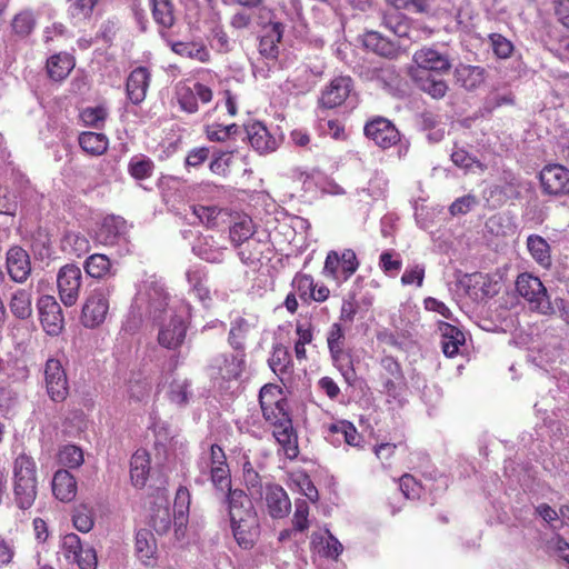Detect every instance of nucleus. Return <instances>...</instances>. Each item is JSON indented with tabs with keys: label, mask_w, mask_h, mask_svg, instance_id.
I'll list each match as a JSON object with an SVG mask.
<instances>
[{
	"label": "nucleus",
	"mask_w": 569,
	"mask_h": 569,
	"mask_svg": "<svg viewBox=\"0 0 569 569\" xmlns=\"http://www.w3.org/2000/svg\"><path fill=\"white\" fill-rule=\"evenodd\" d=\"M61 552L69 562L77 563L80 569H97L96 550L83 546L76 533H67L62 537Z\"/></svg>",
	"instance_id": "obj_9"
},
{
	"label": "nucleus",
	"mask_w": 569,
	"mask_h": 569,
	"mask_svg": "<svg viewBox=\"0 0 569 569\" xmlns=\"http://www.w3.org/2000/svg\"><path fill=\"white\" fill-rule=\"evenodd\" d=\"M229 517L231 523L258 517L251 499L240 489L228 491Z\"/></svg>",
	"instance_id": "obj_20"
},
{
	"label": "nucleus",
	"mask_w": 569,
	"mask_h": 569,
	"mask_svg": "<svg viewBox=\"0 0 569 569\" xmlns=\"http://www.w3.org/2000/svg\"><path fill=\"white\" fill-rule=\"evenodd\" d=\"M63 250H69L76 257H81L89 252L90 242L83 234L69 232L63 239Z\"/></svg>",
	"instance_id": "obj_54"
},
{
	"label": "nucleus",
	"mask_w": 569,
	"mask_h": 569,
	"mask_svg": "<svg viewBox=\"0 0 569 569\" xmlns=\"http://www.w3.org/2000/svg\"><path fill=\"white\" fill-rule=\"evenodd\" d=\"M260 247L261 242L254 238L244 241L242 246H236L241 262L248 266L260 260L262 254Z\"/></svg>",
	"instance_id": "obj_55"
},
{
	"label": "nucleus",
	"mask_w": 569,
	"mask_h": 569,
	"mask_svg": "<svg viewBox=\"0 0 569 569\" xmlns=\"http://www.w3.org/2000/svg\"><path fill=\"white\" fill-rule=\"evenodd\" d=\"M292 287L302 300H308L313 295V278L309 274L298 273L292 280Z\"/></svg>",
	"instance_id": "obj_59"
},
{
	"label": "nucleus",
	"mask_w": 569,
	"mask_h": 569,
	"mask_svg": "<svg viewBox=\"0 0 569 569\" xmlns=\"http://www.w3.org/2000/svg\"><path fill=\"white\" fill-rule=\"evenodd\" d=\"M84 271L91 278L102 279L113 276L111 262L106 254L93 253L83 263Z\"/></svg>",
	"instance_id": "obj_39"
},
{
	"label": "nucleus",
	"mask_w": 569,
	"mask_h": 569,
	"mask_svg": "<svg viewBox=\"0 0 569 569\" xmlns=\"http://www.w3.org/2000/svg\"><path fill=\"white\" fill-rule=\"evenodd\" d=\"M154 163L143 154L133 156L128 164V171L136 180H144L152 176Z\"/></svg>",
	"instance_id": "obj_48"
},
{
	"label": "nucleus",
	"mask_w": 569,
	"mask_h": 569,
	"mask_svg": "<svg viewBox=\"0 0 569 569\" xmlns=\"http://www.w3.org/2000/svg\"><path fill=\"white\" fill-rule=\"evenodd\" d=\"M441 335L442 351L447 357H453L459 352V348L465 343V333L457 327L448 322H439Z\"/></svg>",
	"instance_id": "obj_29"
},
{
	"label": "nucleus",
	"mask_w": 569,
	"mask_h": 569,
	"mask_svg": "<svg viewBox=\"0 0 569 569\" xmlns=\"http://www.w3.org/2000/svg\"><path fill=\"white\" fill-rule=\"evenodd\" d=\"M82 287L81 269L74 263L62 266L57 273V289L61 302L66 307L77 303Z\"/></svg>",
	"instance_id": "obj_8"
},
{
	"label": "nucleus",
	"mask_w": 569,
	"mask_h": 569,
	"mask_svg": "<svg viewBox=\"0 0 569 569\" xmlns=\"http://www.w3.org/2000/svg\"><path fill=\"white\" fill-rule=\"evenodd\" d=\"M108 117V110L107 108L102 106L93 107V108H86L81 112V119L87 126L93 127V128H101L104 120Z\"/></svg>",
	"instance_id": "obj_57"
},
{
	"label": "nucleus",
	"mask_w": 569,
	"mask_h": 569,
	"mask_svg": "<svg viewBox=\"0 0 569 569\" xmlns=\"http://www.w3.org/2000/svg\"><path fill=\"white\" fill-rule=\"evenodd\" d=\"M398 8H391L382 14L381 26L398 38H411L412 29L409 20Z\"/></svg>",
	"instance_id": "obj_31"
},
{
	"label": "nucleus",
	"mask_w": 569,
	"mask_h": 569,
	"mask_svg": "<svg viewBox=\"0 0 569 569\" xmlns=\"http://www.w3.org/2000/svg\"><path fill=\"white\" fill-rule=\"evenodd\" d=\"M126 221L119 217H108L103 220L99 238L104 244H114L124 232Z\"/></svg>",
	"instance_id": "obj_43"
},
{
	"label": "nucleus",
	"mask_w": 569,
	"mask_h": 569,
	"mask_svg": "<svg viewBox=\"0 0 569 569\" xmlns=\"http://www.w3.org/2000/svg\"><path fill=\"white\" fill-rule=\"evenodd\" d=\"M250 329V323L242 317L231 322L228 342L237 352H244V340Z\"/></svg>",
	"instance_id": "obj_45"
},
{
	"label": "nucleus",
	"mask_w": 569,
	"mask_h": 569,
	"mask_svg": "<svg viewBox=\"0 0 569 569\" xmlns=\"http://www.w3.org/2000/svg\"><path fill=\"white\" fill-rule=\"evenodd\" d=\"M112 291L111 286H101L91 291L82 307L81 321L84 327L96 328L106 320Z\"/></svg>",
	"instance_id": "obj_6"
},
{
	"label": "nucleus",
	"mask_w": 569,
	"mask_h": 569,
	"mask_svg": "<svg viewBox=\"0 0 569 569\" xmlns=\"http://www.w3.org/2000/svg\"><path fill=\"white\" fill-rule=\"evenodd\" d=\"M52 492L60 501H71L77 495L74 477L68 470H58L52 479Z\"/></svg>",
	"instance_id": "obj_30"
},
{
	"label": "nucleus",
	"mask_w": 569,
	"mask_h": 569,
	"mask_svg": "<svg viewBox=\"0 0 569 569\" xmlns=\"http://www.w3.org/2000/svg\"><path fill=\"white\" fill-rule=\"evenodd\" d=\"M40 322L50 336H58L64 326L62 309L54 297L44 295L37 301Z\"/></svg>",
	"instance_id": "obj_12"
},
{
	"label": "nucleus",
	"mask_w": 569,
	"mask_h": 569,
	"mask_svg": "<svg viewBox=\"0 0 569 569\" xmlns=\"http://www.w3.org/2000/svg\"><path fill=\"white\" fill-rule=\"evenodd\" d=\"M231 528L236 541L243 549L252 548L260 532L258 517L231 523Z\"/></svg>",
	"instance_id": "obj_27"
},
{
	"label": "nucleus",
	"mask_w": 569,
	"mask_h": 569,
	"mask_svg": "<svg viewBox=\"0 0 569 569\" xmlns=\"http://www.w3.org/2000/svg\"><path fill=\"white\" fill-rule=\"evenodd\" d=\"M74 68V60L68 53H57L47 60L48 76L54 81H61L69 76Z\"/></svg>",
	"instance_id": "obj_37"
},
{
	"label": "nucleus",
	"mask_w": 569,
	"mask_h": 569,
	"mask_svg": "<svg viewBox=\"0 0 569 569\" xmlns=\"http://www.w3.org/2000/svg\"><path fill=\"white\" fill-rule=\"evenodd\" d=\"M455 78L465 89L473 90L485 81V69L478 66L459 64L455 70Z\"/></svg>",
	"instance_id": "obj_34"
},
{
	"label": "nucleus",
	"mask_w": 569,
	"mask_h": 569,
	"mask_svg": "<svg viewBox=\"0 0 569 569\" xmlns=\"http://www.w3.org/2000/svg\"><path fill=\"white\" fill-rule=\"evenodd\" d=\"M44 380L47 392L53 401L61 402L67 398L69 390L68 380L59 360H47L44 367Z\"/></svg>",
	"instance_id": "obj_16"
},
{
	"label": "nucleus",
	"mask_w": 569,
	"mask_h": 569,
	"mask_svg": "<svg viewBox=\"0 0 569 569\" xmlns=\"http://www.w3.org/2000/svg\"><path fill=\"white\" fill-rule=\"evenodd\" d=\"M157 552L153 533L148 529H140L136 533V555L143 565H150Z\"/></svg>",
	"instance_id": "obj_35"
},
{
	"label": "nucleus",
	"mask_w": 569,
	"mask_h": 569,
	"mask_svg": "<svg viewBox=\"0 0 569 569\" xmlns=\"http://www.w3.org/2000/svg\"><path fill=\"white\" fill-rule=\"evenodd\" d=\"M176 94L180 108L188 113L198 111V100L208 103L212 99L211 89L200 82H180L176 88Z\"/></svg>",
	"instance_id": "obj_13"
},
{
	"label": "nucleus",
	"mask_w": 569,
	"mask_h": 569,
	"mask_svg": "<svg viewBox=\"0 0 569 569\" xmlns=\"http://www.w3.org/2000/svg\"><path fill=\"white\" fill-rule=\"evenodd\" d=\"M284 455L289 459L297 458L299 453L298 438L293 429L291 418H283L282 422L273 428L272 432Z\"/></svg>",
	"instance_id": "obj_25"
},
{
	"label": "nucleus",
	"mask_w": 569,
	"mask_h": 569,
	"mask_svg": "<svg viewBox=\"0 0 569 569\" xmlns=\"http://www.w3.org/2000/svg\"><path fill=\"white\" fill-rule=\"evenodd\" d=\"M416 81L419 89L433 99H441L447 93V83L442 79H437L429 73H417Z\"/></svg>",
	"instance_id": "obj_42"
},
{
	"label": "nucleus",
	"mask_w": 569,
	"mask_h": 569,
	"mask_svg": "<svg viewBox=\"0 0 569 569\" xmlns=\"http://www.w3.org/2000/svg\"><path fill=\"white\" fill-rule=\"evenodd\" d=\"M518 293L529 303L531 310L541 315L555 313V308L549 299L547 289L538 277L521 273L516 281Z\"/></svg>",
	"instance_id": "obj_5"
},
{
	"label": "nucleus",
	"mask_w": 569,
	"mask_h": 569,
	"mask_svg": "<svg viewBox=\"0 0 569 569\" xmlns=\"http://www.w3.org/2000/svg\"><path fill=\"white\" fill-rule=\"evenodd\" d=\"M490 41L495 54L500 59L509 58L513 51V44L501 34H491Z\"/></svg>",
	"instance_id": "obj_61"
},
{
	"label": "nucleus",
	"mask_w": 569,
	"mask_h": 569,
	"mask_svg": "<svg viewBox=\"0 0 569 569\" xmlns=\"http://www.w3.org/2000/svg\"><path fill=\"white\" fill-rule=\"evenodd\" d=\"M244 352L219 353L211 358L208 371L211 378L230 381L238 379L244 369Z\"/></svg>",
	"instance_id": "obj_10"
},
{
	"label": "nucleus",
	"mask_w": 569,
	"mask_h": 569,
	"mask_svg": "<svg viewBox=\"0 0 569 569\" xmlns=\"http://www.w3.org/2000/svg\"><path fill=\"white\" fill-rule=\"evenodd\" d=\"M37 466L31 456L21 452L13 463V496L18 508L27 510L37 498Z\"/></svg>",
	"instance_id": "obj_2"
},
{
	"label": "nucleus",
	"mask_w": 569,
	"mask_h": 569,
	"mask_svg": "<svg viewBox=\"0 0 569 569\" xmlns=\"http://www.w3.org/2000/svg\"><path fill=\"white\" fill-rule=\"evenodd\" d=\"M131 311L140 320L146 318L159 323L158 342L161 347L176 350L183 343L191 306L184 301L170 306L161 279L149 276L139 284Z\"/></svg>",
	"instance_id": "obj_1"
},
{
	"label": "nucleus",
	"mask_w": 569,
	"mask_h": 569,
	"mask_svg": "<svg viewBox=\"0 0 569 569\" xmlns=\"http://www.w3.org/2000/svg\"><path fill=\"white\" fill-rule=\"evenodd\" d=\"M236 124H212L207 128V137L211 141H224L230 137L231 133L236 132Z\"/></svg>",
	"instance_id": "obj_63"
},
{
	"label": "nucleus",
	"mask_w": 569,
	"mask_h": 569,
	"mask_svg": "<svg viewBox=\"0 0 569 569\" xmlns=\"http://www.w3.org/2000/svg\"><path fill=\"white\" fill-rule=\"evenodd\" d=\"M327 345L333 365L341 372L346 382L353 385L357 375L352 363V357L346 349V335L340 323H333L327 333Z\"/></svg>",
	"instance_id": "obj_4"
},
{
	"label": "nucleus",
	"mask_w": 569,
	"mask_h": 569,
	"mask_svg": "<svg viewBox=\"0 0 569 569\" xmlns=\"http://www.w3.org/2000/svg\"><path fill=\"white\" fill-rule=\"evenodd\" d=\"M59 462L68 468H78L83 462L82 450L73 445L63 446L59 451Z\"/></svg>",
	"instance_id": "obj_56"
},
{
	"label": "nucleus",
	"mask_w": 569,
	"mask_h": 569,
	"mask_svg": "<svg viewBox=\"0 0 569 569\" xmlns=\"http://www.w3.org/2000/svg\"><path fill=\"white\" fill-rule=\"evenodd\" d=\"M186 279L190 286L191 291L196 295L199 301L208 308L211 303L210 290L207 286V274L201 268H191L186 272Z\"/></svg>",
	"instance_id": "obj_33"
},
{
	"label": "nucleus",
	"mask_w": 569,
	"mask_h": 569,
	"mask_svg": "<svg viewBox=\"0 0 569 569\" xmlns=\"http://www.w3.org/2000/svg\"><path fill=\"white\" fill-rule=\"evenodd\" d=\"M413 61L421 69L418 73L428 71L446 72L450 69L449 58L432 48H422L413 54Z\"/></svg>",
	"instance_id": "obj_23"
},
{
	"label": "nucleus",
	"mask_w": 569,
	"mask_h": 569,
	"mask_svg": "<svg viewBox=\"0 0 569 569\" xmlns=\"http://www.w3.org/2000/svg\"><path fill=\"white\" fill-rule=\"evenodd\" d=\"M253 233L252 220L248 217H243L230 227L229 237L236 247L242 246L244 241L252 239Z\"/></svg>",
	"instance_id": "obj_49"
},
{
	"label": "nucleus",
	"mask_w": 569,
	"mask_h": 569,
	"mask_svg": "<svg viewBox=\"0 0 569 569\" xmlns=\"http://www.w3.org/2000/svg\"><path fill=\"white\" fill-rule=\"evenodd\" d=\"M309 506L306 500H297L295 503V513L292 518L293 528L297 531H305L309 527L308 521Z\"/></svg>",
	"instance_id": "obj_60"
},
{
	"label": "nucleus",
	"mask_w": 569,
	"mask_h": 569,
	"mask_svg": "<svg viewBox=\"0 0 569 569\" xmlns=\"http://www.w3.org/2000/svg\"><path fill=\"white\" fill-rule=\"evenodd\" d=\"M33 287L27 286L16 288L10 292L8 307L10 313L19 320H27L32 317Z\"/></svg>",
	"instance_id": "obj_21"
},
{
	"label": "nucleus",
	"mask_w": 569,
	"mask_h": 569,
	"mask_svg": "<svg viewBox=\"0 0 569 569\" xmlns=\"http://www.w3.org/2000/svg\"><path fill=\"white\" fill-rule=\"evenodd\" d=\"M150 470V459L146 450H137L130 461V477L134 487H143Z\"/></svg>",
	"instance_id": "obj_36"
},
{
	"label": "nucleus",
	"mask_w": 569,
	"mask_h": 569,
	"mask_svg": "<svg viewBox=\"0 0 569 569\" xmlns=\"http://www.w3.org/2000/svg\"><path fill=\"white\" fill-rule=\"evenodd\" d=\"M6 272L9 279L18 284L28 281L32 273V262L29 252L19 244H12L6 252Z\"/></svg>",
	"instance_id": "obj_11"
},
{
	"label": "nucleus",
	"mask_w": 569,
	"mask_h": 569,
	"mask_svg": "<svg viewBox=\"0 0 569 569\" xmlns=\"http://www.w3.org/2000/svg\"><path fill=\"white\" fill-rule=\"evenodd\" d=\"M36 27V17L31 10H23L14 16L12 29L21 38L28 37Z\"/></svg>",
	"instance_id": "obj_53"
},
{
	"label": "nucleus",
	"mask_w": 569,
	"mask_h": 569,
	"mask_svg": "<svg viewBox=\"0 0 569 569\" xmlns=\"http://www.w3.org/2000/svg\"><path fill=\"white\" fill-rule=\"evenodd\" d=\"M352 89V80L350 77H337L323 89L320 103L325 108H336L342 104L349 97Z\"/></svg>",
	"instance_id": "obj_19"
},
{
	"label": "nucleus",
	"mask_w": 569,
	"mask_h": 569,
	"mask_svg": "<svg viewBox=\"0 0 569 569\" xmlns=\"http://www.w3.org/2000/svg\"><path fill=\"white\" fill-rule=\"evenodd\" d=\"M79 144L91 156H101L108 149V138L103 133L82 132L79 136Z\"/></svg>",
	"instance_id": "obj_44"
},
{
	"label": "nucleus",
	"mask_w": 569,
	"mask_h": 569,
	"mask_svg": "<svg viewBox=\"0 0 569 569\" xmlns=\"http://www.w3.org/2000/svg\"><path fill=\"white\" fill-rule=\"evenodd\" d=\"M198 468L201 475L196 478L197 483H204L206 476L209 473L216 489L222 492L230 491V469L227 465L226 453L220 446L211 445L208 456L202 457L198 462Z\"/></svg>",
	"instance_id": "obj_3"
},
{
	"label": "nucleus",
	"mask_w": 569,
	"mask_h": 569,
	"mask_svg": "<svg viewBox=\"0 0 569 569\" xmlns=\"http://www.w3.org/2000/svg\"><path fill=\"white\" fill-rule=\"evenodd\" d=\"M291 362V357L288 350L281 346L277 345L273 348V352L268 360L270 369L279 377L288 372V367Z\"/></svg>",
	"instance_id": "obj_52"
},
{
	"label": "nucleus",
	"mask_w": 569,
	"mask_h": 569,
	"mask_svg": "<svg viewBox=\"0 0 569 569\" xmlns=\"http://www.w3.org/2000/svg\"><path fill=\"white\" fill-rule=\"evenodd\" d=\"M542 190L552 196L569 193V170L561 164H548L540 172Z\"/></svg>",
	"instance_id": "obj_17"
},
{
	"label": "nucleus",
	"mask_w": 569,
	"mask_h": 569,
	"mask_svg": "<svg viewBox=\"0 0 569 569\" xmlns=\"http://www.w3.org/2000/svg\"><path fill=\"white\" fill-rule=\"evenodd\" d=\"M362 43L368 50L389 59L396 58L400 50V43L373 30L363 33Z\"/></svg>",
	"instance_id": "obj_24"
},
{
	"label": "nucleus",
	"mask_w": 569,
	"mask_h": 569,
	"mask_svg": "<svg viewBox=\"0 0 569 569\" xmlns=\"http://www.w3.org/2000/svg\"><path fill=\"white\" fill-rule=\"evenodd\" d=\"M193 214L201 223L212 226L219 214V210L216 206H193Z\"/></svg>",
	"instance_id": "obj_64"
},
{
	"label": "nucleus",
	"mask_w": 569,
	"mask_h": 569,
	"mask_svg": "<svg viewBox=\"0 0 569 569\" xmlns=\"http://www.w3.org/2000/svg\"><path fill=\"white\" fill-rule=\"evenodd\" d=\"M277 392V387L272 385L263 386L259 392L262 415L273 428L281 423L283 418H290L289 413L286 411V401L282 398L274 399Z\"/></svg>",
	"instance_id": "obj_15"
},
{
	"label": "nucleus",
	"mask_w": 569,
	"mask_h": 569,
	"mask_svg": "<svg viewBox=\"0 0 569 569\" xmlns=\"http://www.w3.org/2000/svg\"><path fill=\"white\" fill-rule=\"evenodd\" d=\"M527 249L531 258L542 268L551 266V249L545 238L539 234H530L527 238Z\"/></svg>",
	"instance_id": "obj_38"
},
{
	"label": "nucleus",
	"mask_w": 569,
	"mask_h": 569,
	"mask_svg": "<svg viewBox=\"0 0 569 569\" xmlns=\"http://www.w3.org/2000/svg\"><path fill=\"white\" fill-rule=\"evenodd\" d=\"M327 537L313 535L312 543L318 547L320 546L319 552L325 557L337 559L342 552L343 547L341 542L329 531L326 530Z\"/></svg>",
	"instance_id": "obj_47"
},
{
	"label": "nucleus",
	"mask_w": 569,
	"mask_h": 569,
	"mask_svg": "<svg viewBox=\"0 0 569 569\" xmlns=\"http://www.w3.org/2000/svg\"><path fill=\"white\" fill-rule=\"evenodd\" d=\"M151 73L146 67H137L128 76L126 90L128 99L133 104H140L147 96Z\"/></svg>",
	"instance_id": "obj_22"
},
{
	"label": "nucleus",
	"mask_w": 569,
	"mask_h": 569,
	"mask_svg": "<svg viewBox=\"0 0 569 569\" xmlns=\"http://www.w3.org/2000/svg\"><path fill=\"white\" fill-rule=\"evenodd\" d=\"M151 526L159 535L166 533L171 526V512L166 501L156 503L151 509Z\"/></svg>",
	"instance_id": "obj_46"
},
{
	"label": "nucleus",
	"mask_w": 569,
	"mask_h": 569,
	"mask_svg": "<svg viewBox=\"0 0 569 569\" xmlns=\"http://www.w3.org/2000/svg\"><path fill=\"white\" fill-rule=\"evenodd\" d=\"M330 430L336 435H341L345 442L349 446H358L360 440V435L358 433L355 426L347 421H341L339 423L332 425Z\"/></svg>",
	"instance_id": "obj_58"
},
{
	"label": "nucleus",
	"mask_w": 569,
	"mask_h": 569,
	"mask_svg": "<svg viewBox=\"0 0 569 569\" xmlns=\"http://www.w3.org/2000/svg\"><path fill=\"white\" fill-rule=\"evenodd\" d=\"M72 522L80 532H89L94 525L93 510L90 506L81 503L73 509Z\"/></svg>",
	"instance_id": "obj_51"
},
{
	"label": "nucleus",
	"mask_w": 569,
	"mask_h": 569,
	"mask_svg": "<svg viewBox=\"0 0 569 569\" xmlns=\"http://www.w3.org/2000/svg\"><path fill=\"white\" fill-rule=\"evenodd\" d=\"M246 130L251 147L259 153H269L278 148V140L270 134L263 123L253 122L248 124Z\"/></svg>",
	"instance_id": "obj_26"
},
{
	"label": "nucleus",
	"mask_w": 569,
	"mask_h": 569,
	"mask_svg": "<svg viewBox=\"0 0 569 569\" xmlns=\"http://www.w3.org/2000/svg\"><path fill=\"white\" fill-rule=\"evenodd\" d=\"M399 489L407 499H415L420 495V486L411 475H403L399 479Z\"/></svg>",
	"instance_id": "obj_62"
},
{
	"label": "nucleus",
	"mask_w": 569,
	"mask_h": 569,
	"mask_svg": "<svg viewBox=\"0 0 569 569\" xmlns=\"http://www.w3.org/2000/svg\"><path fill=\"white\" fill-rule=\"evenodd\" d=\"M365 134L382 149H388L400 141L396 126L383 117H377L365 126Z\"/></svg>",
	"instance_id": "obj_14"
},
{
	"label": "nucleus",
	"mask_w": 569,
	"mask_h": 569,
	"mask_svg": "<svg viewBox=\"0 0 569 569\" xmlns=\"http://www.w3.org/2000/svg\"><path fill=\"white\" fill-rule=\"evenodd\" d=\"M193 252L202 260L210 263H221L224 259L226 247L221 246L212 237H204L192 248Z\"/></svg>",
	"instance_id": "obj_32"
},
{
	"label": "nucleus",
	"mask_w": 569,
	"mask_h": 569,
	"mask_svg": "<svg viewBox=\"0 0 569 569\" xmlns=\"http://www.w3.org/2000/svg\"><path fill=\"white\" fill-rule=\"evenodd\" d=\"M263 500L269 516L273 519H282L291 510V501L286 490L279 485H267Z\"/></svg>",
	"instance_id": "obj_18"
},
{
	"label": "nucleus",
	"mask_w": 569,
	"mask_h": 569,
	"mask_svg": "<svg viewBox=\"0 0 569 569\" xmlns=\"http://www.w3.org/2000/svg\"><path fill=\"white\" fill-rule=\"evenodd\" d=\"M154 22L162 29H169L174 23L173 4L171 0H149Z\"/></svg>",
	"instance_id": "obj_41"
},
{
	"label": "nucleus",
	"mask_w": 569,
	"mask_h": 569,
	"mask_svg": "<svg viewBox=\"0 0 569 569\" xmlns=\"http://www.w3.org/2000/svg\"><path fill=\"white\" fill-rule=\"evenodd\" d=\"M171 49L181 57L196 59L206 62L209 59V52L202 44L194 42H172Z\"/></svg>",
	"instance_id": "obj_50"
},
{
	"label": "nucleus",
	"mask_w": 569,
	"mask_h": 569,
	"mask_svg": "<svg viewBox=\"0 0 569 569\" xmlns=\"http://www.w3.org/2000/svg\"><path fill=\"white\" fill-rule=\"evenodd\" d=\"M359 261L353 250L345 249L340 253L330 251L327 254L323 274L338 283L347 281L358 269Z\"/></svg>",
	"instance_id": "obj_7"
},
{
	"label": "nucleus",
	"mask_w": 569,
	"mask_h": 569,
	"mask_svg": "<svg viewBox=\"0 0 569 569\" xmlns=\"http://www.w3.org/2000/svg\"><path fill=\"white\" fill-rule=\"evenodd\" d=\"M284 27L281 22H271L269 28L261 36L259 41V53L266 59H277L279 53L278 43L282 39Z\"/></svg>",
	"instance_id": "obj_28"
},
{
	"label": "nucleus",
	"mask_w": 569,
	"mask_h": 569,
	"mask_svg": "<svg viewBox=\"0 0 569 569\" xmlns=\"http://www.w3.org/2000/svg\"><path fill=\"white\" fill-rule=\"evenodd\" d=\"M169 400L179 406L184 407L193 397L192 381L188 378L173 379L168 390Z\"/></svg>",
	"instance_id": "obj_40"
}]
</instances>
